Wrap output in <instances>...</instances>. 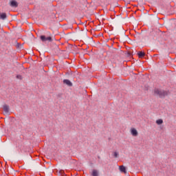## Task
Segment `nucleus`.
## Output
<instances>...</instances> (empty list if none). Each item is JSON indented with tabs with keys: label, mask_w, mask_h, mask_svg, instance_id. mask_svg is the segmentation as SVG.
Instances as JSON below:
<instances>
[{
	"label": "nucleus",
	"mask_w": 176,
	"mask_h": 176,
	"mask_svg": "<svg viewBox=\"0 0 176 176\" xmlns=\"http://www.w3.org/2000/svg\"><path fill=\"white\" fill-rule=\"evenodd\" d=\"M41 40L42 41V42H52V37L51 36H48V37H46L45 36H41Z\"/></svg>",
	"instance_id": "obj_3"
},
{
	"label": "nucleus",
	"mask_w": 176,
	"mask_h": 176,
	"mask_svg": "<svg viewBox=\"0 0 176 176\" xmlns=\"http://www.w3.org/2000/svg\"><path fill=\"white\" fill-rule=\"evenodd\" d=\"M92 176H98V171L97 170H93L91 173Z\"/></svg>",
	"instance_id": "obj_9"
},
{
	"label": "nucleus",
	"mask_w": 176,
	"mask_h": 176,
	"mask_svg": "<svg viewBox=\"0 0 176 176\" xmlns=\"http://www.w3.org/2000/svg\"><path fill=\"white\" fill-rule=\"evenodd\" d=\"M130 133L133 137H138V131L135 128H131L130 129Z\"/></svg>",
	"instance_id": "obj_2"
},
{
	"label": "nucleus",
	"mask_w": 176,
	"mask_h": 176,
	"mask_svg": "<svg viewBox=\"0 0 176 176\" xmlns=\"http://www.w3.org/2000/svg\"><path fill=\"white\" fill-rule=\"evenodd\" d=\"M16 79H19L20 80H23V76L21 75H17Z\"/></svg>",
	"instance_id": "obj_12"
},
{
	"label": "nucleus",
	"mask_w": 176,
	"mask_h": 176,
	"mask_svg": "<svg viewBox=\"0 0 176 176\" xmlns=\"http://www.w3.org/2000/svg\"><path fill=\"white\" fill-rule=\"evenodd\" d=\"M138 56L140 58H141L145 56V54L142 52H138Z\"/></svg>",
	"instance_id": "obj_10"
},
{
	"label": "nucleus",
	"mask_w": 176,
	"mask_h": 176,
	"mask_svg": "<svg viewBox=\"0 0 176 176\" xmlns=\"http://www.w3.org/2000/svg\"><path fill=\"white\" fill-rule=\"evenodd\" d=\"M119 170L121 173H124V174L127 173V170H126V167H124V166H120Z\"/></svg>",
	"instance_id": "obj_7"
},
{
	"label": "nucleus",
	"mask_w": 176,
	"mask_h": 176,
	"mask_svg": "<svg viewBox=\"0 0 176 176\" xmlns=\"http://www.w3.org/2000/svg\"><path fill=\"white\" fill-rule=\"evenodd\" d=\"M63 83H65V85H67V86H72V82H71L69 80H64Z\"/></svg>",
	"instance_id": "obj_8"
},
{
	"label": "nucleus",
	"mask_w": 176,
	"mask_h": 176,
	"mask_svg": "<svg viewBox=\"0 0 176 176\" xmlns=\"http://www.w3.org/2000/svg\"><path fill=\"white\" fill-rule=\"evenodd\" d=\"M7 17H8V15H6V13H5V12L0 13L1 20H6Z\"/></svg>",
	"instance_id": "obj_6"
},
{
	"label": "nucleus",
	"mask_w": 176,
	"mask_h": 176,
	"mask_svg": "<svg viewBox=\"0 0 176 176\" xmlns=\"http://www.w3.org/2000/svg\"><path fill=\"white\" fill-rule=\"evenodd\" d=\"M113 156H114V157H118V156H119V154L118 153V152H114Z\"/></svg>",
	"instance_id": "obj_13"
},
{
	"label": "nucleus",
	"mask_w": 176,
	"mask_h": 176,
	"mask_svg": "<svg viewBox=\"0 0 176 176\" xmlns=\"http://www.w3.org/2000/svg\"><path fill=\"white\" fill-rule=\"evenodd\" d=\"M156 123L158 125L163 124V120L162 119H158V120H156Z\"/></svg>",
	"instance_id": "obj_11"
},
{
	"label": "nucleus",
	"mask_w": 176,
	"mask_h": 176,
	"mask_svg": "<svg viewBox=\"0 0 176 176\" xmlns=\"http://www.w3.org/2000/svg\"><path fill=\"white\" fill-rule=\"evenodd\" d=\"M154 93L155 94H156V96H159V97H165V96L168 95V92L167 91H164L159 89H155L154 90Z\"/></svg>",
	"instance_id": "obj_1"
},
{
	"label": "nucleus",
	"mask_w": 176,
	"mask_h": 176,
	"mask_svg": "<svg viewBox=\"0 0 176 176\" xmlns=\"http://www.w3.org/2000/svg\"><path fill=\"white\" fill-rule=\"evenodd\" d=\"M3 109L5 115H9V112L10 111L9 109V106H8L6 104L3 105Z\"/></svg>",
	"instance_id": "obj_5"
},
{
	"label": "nucleus",
	"mask_w": 176,
	"mask_h": 176,
	"mask_svg": "<svg viewBox=\"0 0 176 176\" xmlns=\"http://www.w3.org/2000/svg\"><path fill=\"white\" fill-rule=\"evenodd\" d=\"M10 6H11V8H17V6H19V3H17L16 0H12L10 1Z\"/></svg>",
	"instance_id": "obj_4"
}]
</instances>
